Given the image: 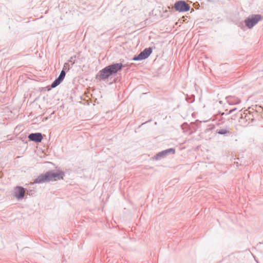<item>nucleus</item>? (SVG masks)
Listing matches in <instances>:
<instances>
[{"mask_svg":"<svg viewBox=\"0 0 263 263\" xmlns=\"http://www.w3.org/2000/svg\"><path fill=\"white\" fill-rule=\"evenodd\" d=\"M152 50L151 48L145 49L141 52L138 56L135 57L133 59L134 60H142L148 58L151 54Z\"/></svg>","mask_w":263,"mask_h":263,"instance_id":"nucleus-5","label":"nucleus"},{"mask_svg":"<svg viewBox=\"0 0 263 263\" xmlns=\"http://www.w3.org/2000/svg\"><path fill=\"white\" fill-rule=\"evenodd\" d=\"M228 133V131L225 129H221L218 132V133L219 134H226Z\"/></svg>","mask_w":263,"mask_h":263,"instance_id":"nucleus-11","label":"nucleus"},{"mask_svg":"<svg viewBox=\"0 0 263 263\" xmlns=\"http://www.w3.org/2000/svg\"><path fill=\"white\" fill-rule=\"evenodd\" d=\"M111 75L112 74L107 66L100 71L99 77L101 79H105Z\"/></svg>","mask_w":263,"mask_h":263,"instance_id":"nucleus-8","label":"nucleus"},{"mask_svg":"<svg viewBox=\"0 0 263 263\" xmlns=\"http://www.w3.org/2000/svg\"><path fill=\"white\" fill-rule=\"evenodd\" d=\"M227 99L230 104H237L239 102V100L237 98L233 96H229L227 98Z\"/></svg>","mask_w":263,"mask_h":263,"instance_id":"nucleus-9","label":"nucleus"},{"mask_svg":"<svg viewBox=\"0 0 263 263\" xmlns=\"http://www.w3.org/2000/svg\"><path fill=\"white\" fill-rule=\"evenodd\" d=\"M122 64L121 63H117L112 64L107 66L110 70L111 74L117 73L119 70H121L122 68Z\"/></svg>","mask_w":263,"mask_h":263,"instance_id":"nucleus-6","label":"nucleus"},{"mask_svg":"<svg viewBox=\"0 0 263 263\" xmlns=\"http://www.w3.org/2000/svg\"><path fill=\"white\" fill-rule=\"evenodd\" d=\"M64 80V78L59 76L51 84V87L54 88L59 85Z\"/></svg>","mask_w":263,"mask_h":263,"instance_id":"nucleus-10","label":"nucleus"},{"mask_svg":"<svg viewBox=\"0 0 263 263\" xmlns=\"http://www.w3.org/2000/svg\"><path fill=\"white\" fill-rule=\"evenodd\" d=\"M173 151L174 153V152H175V151H174V150H173V149H170L169 150V151Z\"/></svg>","mask_w":263,"mask_h":263,"instance_id":"nucleus-13","label":"nucleus"},{"mask_svg":"<svg viewBox=\"0 0 263 263\" xmlns=\"http://www.w3.org/2000/svg\"><path fill=\"white\" fill-rule=\"evenodd\" d=\"M61 77H62L64 79L65 78V72L64 70H62L61 72V73L60 74V76Z\"/></svg>","mask_w":263,"mask_h":263,"instance_id":"nucleus-12","label":"nucleus"},{"mask_svg":"<svg viewBox=\"0 0 263 263\" xmlns=\"http://www.w3.org/2000/svg\"><path fill=\"white\" fill-rule=\"evenodd\" d=\"M174 8L179 12H185L190 10V6L184 1H178L175 4Z\"/></svg>","mask_w":263,"mask_h":263,"instance_id":"nucleus-3","label":"nucleus"},{"mask_svg":"<svg viewBox=\"0 0 263 263\" xmlns=\"http://www.w3.org/2000/svg\"><path fill=\"white\" fill-rule=\"evenodd\" d=\"M63 173L60 171H58L57 172H48L38 177V178L36 179L35 182L40 183L50 181L63 179Z\"/></svg>","mask_w":263,"mask_h":263,"instance_id":"nucleus-1","label":"nucleus"},{"mask_svg":"<svg viewBox=\"0 0 263 263\" xmlns=\"http://www.w3.org/2000/svg\"><path fill=\"white\" fill-rule=\"evenodd\" d=\"M25 194V189L22 186H16L14 189L13 196L17 199H22Z\"/></svg>","mask_w":263,"mask_h":263,"instance_id":"nucleus-4","label":"nucleus"},{"mask_svg":"<svg viewBox=\"0 0 263 263\" xmlns=\"http://www.w3.org/2000/svg\"><path fill=\"white\" fill-rule=\"evenodd\" d=\"M261 18V16L260 15H252L246 20V26L248 28H251L260 21Z\"/></svg>","mask_w":263,"mask_h":263,"instance_id":"nucleus-2","label":"nucleus"},{"mask_svg":"<svg viewBox=\"0 0 263 263\" xmlns=\"http://www.w3.org/2000/svg\"><path fill=\"white\" fill-rule=\"evenodd\" d=\"M28 138L30 140L36 142H40L43 139V136L41 133L31 134L29 135Z\"/></svg>","mask_w":263,"mask_h":263,"instance_id":"nucleus-7","label":"nucleus"}]
</instances>
